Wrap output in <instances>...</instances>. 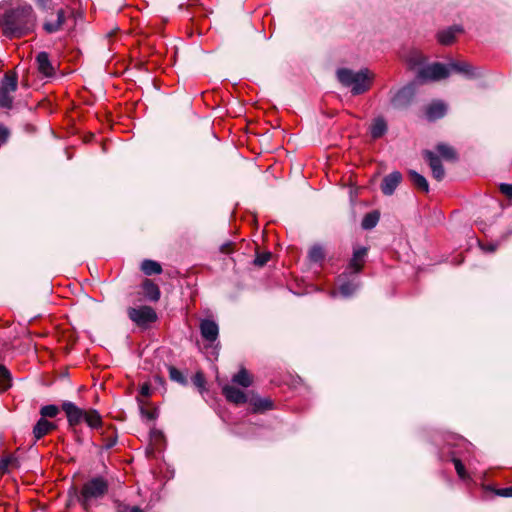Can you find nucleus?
I'll use <instances>...</instances> for the list:
<instances>
[{
  "instance_id": "nucleus-18",
  "label": "nucleus",
  "mask_w": 512,
  "mask_h": 512,
  "mask_svg": "<svg viewBox=\"0 0 512 512\" xmlns=\"http://www.w3.org/2000/svg\"><path fill=\"white\" fill-rule=\"evenodd\" d=\"M144 296L150 301H158L160 298L159 287L150 279H145L142 283Z\"/></svg>"
},
{
  "instance_id": "nucleus-37",
  "label": "nucleus",
  "mask_w": 512,
  "mask_h": 512,
  "mask_svg": "<svg viewBox=\"0 0 512 512\" xmlns=\"http://www.w3.org/2000/svg\"><path fill=\"white\" fill-rule=\"evenodd\" d=\"M15 458L12 457V456H8V457H5L3 458L1 461H0V471L5 473L8 471L9 467L15 462Z\"/></svg>"
},
{
  "instance_id": "nucleus-39",
  "label": "nucleus",
  "mask_w": 512,
  "mask_h": 512,
  "mask_svg": "<svg viewBox=\"0 0 512 512\" xmlns=\"http://www.w3.org/2000/svg\"><path fill=\"white\" fill-rule=\"evenodd\" d=\"M10 136V131L4 125H0V143H5Z\"/></svg>"
},
{
  "instance_id": "nucleus-42",
  "label": "nucleus",
  "mask_w": 512,
  "mask_h": 512,
  "mask_svg": "<svg viewBox=\"0 0 512 512\" xmlns=\"http://www.w3.org/2000/svg\"><path fill=\"white\" fill-rule=\"evenodd\" d=\"M497 494L502 497H512V486L499 489Z\"/></svg>"
},
{
  "instance_id": "nucleus-40",
  "label": "nucleus",
  "mask_w": 512,
  "mask_h": 512,
  "mask_svg": "<svg viewBox=\"0 0 512 512\" xmlns=\"http://www.w3.org/2000/svg\"><path fill=\"white\" fill-rule=\"evenodd\" d=\"M500 191L508 198L512 199V184L503 183L500 185Z\"/></svg>"
},
{
  "instance_id": "nucleus-17",
  "label": "nucleus",
  "mask_w": 512,
  "mask_h": 512,
  "mask_svg": "<svg viewBox=\"0 0 512 512\" xmlns=\"http://www.w3.org/2000/svg\"><path fill=\"white\" fill-rule=\"evenodd\" d=\"M53 429H55V425L52 422L40 418L33 428V435L36 440H39Z\"/></svg>"
},
{
  "instance_id": "nucleus-41",
  "label": "nucleus",
  "mask_w": 512,
  "mask_h": 512,
  "mask_svg": "<svg viewBox=\"0 0 512 512\" xmlns=\"http://www.w3.org/2000/svg\"><path fill=\"white\" fill-rule=\"evenodd\" d=\"M141 413L144 417H146L149 420L156 418V411L155 410H146L143 407H141Z\"/></svg>"
},
{
  "instance_id": "nucleus-7",
  "label": "nucleus",
  "mask_w": 512,
  "mask_h": 512,
  "mask_svg": "<svg viewBox=\"0 0 512 512\" xmlns=\"http://www.w3.org/2000/svg\"><path fill=\"white\" fill-rule=\"evenodd\" d=\"M67 19V10L60 8L55 14L47 13L43 22V29L45 32L52 34L62 30L63 25Z\"/></svg>"
},
{
  "instance_id": "nucleus-13",
  "label": "nucleus",
  "mask_w": 512,
  "mask_h": 512,
  "mask_svg": "<svg viewBox=\"0 0 512 512\" xmlns=\"http://www.w3.org/2000/svg\"><path fill=\"white\" fill-rule=\"evenodd\" d=\"M222 393L231 403L239 405L247 402L246 394L239 388H236L232 385L223 386Z\"/></svg>"
},
{
  "instance_id": "nucleus-10",
  "label": "nucleus",
  "mask_w": 512,
  "mask_h": 512,
  "mask_svg": "<svg viewBox=\"0 0 512 512\" xmlns=\"http://www.w3.org/2000/svg\"><path fill=\"white\" fill-rule=\"evenodd\" d=\"M401 181V173L398 171H394L384 177L381 184V191L383 192L384 195H392Z\"/></svg>"
},
{
  "instance_id": "nucleus-2",
  "label": "nucleus",
  "mask_w": 512,
  "mask_h": 512,
  "mask_svg": "<svg viewBox=\"0 0 512 512\" xmlns=\"http://www.w3.org/2000/svg\"><path fill=\"white\" fill-rule=\"evenodd\" d=\"M337 78L342 85L351 87L354 95H359L370 88L373 74L368 69L354 72L347 68H341L337 70Z\"/></svg>"
},
{
  "instance_id": "nucleus-26",
  "label": "nucleus",
  "mask_w": 512,
  "mask_h": 512,
  "mask_svg": "<svg viewBox=\"0 0 512 512\" xmlns=\"http://www.w3.org/2000/svg\"><path fill=\"white\" fill-rule=\"evenodd\" d=\"M141 270L145 275L150 276L153 274H160L162 272V267L158 262L147 259L141 263Z\"/></svg>"
},
{
  "instance_id": "nucleus-31",
  "label": "nucleus",
  "mask_w": 512,
  "mask_h": 512,
  "mask_svg": "<svg viewBox=\"0 0 512 512\" xmlns=\"http://www.w3.org/2000/svg\"><path fill=\"white\" fill-rule=\"evenodd\" d=\"M437 152L446 160H454L456 158V153L454 149L446 144H438Z\"/></svg>"
},
{
  "instance_id": "nucleus-22",
  "label": "nucleus",
  "mask_w": 512,
  "mask_h": 512,
  "mask_svg": "<svg viewBox=\"0 0 512 512\" xmlns=\"http://www.w3.org/2000/svg\"><path fill=\"white\" fill-rule=\"evenodd\" d=\"M460 32L461 29L459 27H450L446 30L440 31L437 38L442 45H450L455 40L456 34Z\"/></svg>"
},
{
  "instance_id": "nucleus-47",
  "label": "nucleus",
  "mask_w": 512,
  "mask_h": 512,
  "mask_svg": "<svg viewBox=\"0 0 512 512\" xmlns=\"http://www.w3.org/2000/svg\"><path fill=\"white\" fill-rule=\"evenodd\" d=\"M482 249L484 251L493 252V251H495L496 247L494 245H488V246H482Z\"/></svg>"
},
{
  "instance_id": "nucleus-9",
  "label": "nucleus",
  "mask_w": 512,
  "mask_h": 512,
  "mask_svg": "<svg viewBox=\"0 0 512 512\" xmlns=\"http://www.w3.org/2000/svg\"><path fill=\"white\" fill-rule=\"evenodd\" d=\"M200 332L204 340L214 342L219 335V327L213 320L204 319L200 323Z\"/></svg>"
},
{
  "instance_id": "nucleus-1",
  "label": "nucleus",
  "mask_w": 512,
  "mask_h": 512,
  "mask_svg": "<svg viewBox=\"0 0 512 512\" xmlns=\"http://www.w3.org/2000/svg\"><path fill=\"white\" fill-rule=\"evenodd\" d=\"M36 14L30 4H21L8 8L0 18V25L6 36L21 37L33 31Z\"/></svg>"
},
{
  "instance_id": "nucleus-15",
  "label": "nucleus",
  "mask_w": 512,
  "mask_h": 512,
  "mask_svg": "<svg viewBox=\"0 0 512 512\" xmlns=\"http://www.w3.org/2000/svg\"><path fill=\"white\" fill-rule=\"evenodd\" d=\"M337 284L340 294L343 295L344 297L351 296L358 288L357 283L348 280L346 273H343L338 277Z\"/></svg>"
},
{
  "instance_id": "nucleus-8",
  "label": "nucleus",
  "mask_w": 512,
  "mask_h": 512,
  "mask_svg": "<svg viewBox=\"0 0 512 512\" xmlns=\"http://www.w3.org/2000/svg\"><path fill=\"white\" fill-rule=\"evenodd\" d=\"M62 409L66 413L68 422L71 426L79 424L84 418L85 411L76 406L73 402H63Z\"/></svg>"
},
{
  "instance_id": "nucleus-29",
  "label": "nucleus",
  "mask_w": 512,
  "mask_h": 512,
  "mask_svg": "<svg viewBox=\"0 0 512 512\" xmlns=\"http://www.w3.org/2000/svg\"><path fill=\"white\" fill-rule=\"evenodd\" d=\"M11 373L2 364H0V391H6L11 387Z\"/></svg>"
},
{
  "instance_id": "nucleus-25",
  "label": "nucleus",
  "mask_w": 512,
  "mask_h": 512,
  "mask_svg": "<svg viewBox=\"0 0 512 512\" xmlns=\"http://www.w3.org/2000/svg\"><path fill=\"white\" fill-rule=\"evenodd\" d=\"M409 177L413 185H415L418 189L426 193L429 191V185L424 176H422L421 174L417 173L414 170H411L409 171Z\"/></svg>"
},
{
  "instance_id": "nucleus-6",
  "label": "nucleus",
  "mask_w": 512,
  "mask_h": 512,
  "mask_svg": "<svg viewBox=\"0 0 512 512\" xmlns=\"http://www.w3.org/2000/svg\"><path fill=\"white\" fill-rule=\"evenodd\" d=\"M127 313L129 318L138 326H146L157 319L156 312L149 306H141L139 308L130 307Z\"/></svg>"
},
{
  "instance_id": "nucleus-3",
  "label": "nucleus",
  "mask_w": 512,
  "mask_h": 512,
  "mask_svg": "<svg viewBox=\"0 0 512 512\" xmlns=\"http://www.w3.org/2000/svg\"><path fill=\"white\" fill-rule=\"evenodd\" d=\"M108 491V483L102 477H95L86 482L78 496L83 509L88 511L92 505L103 498Z\"/></svg>"
},
{
  "instance_id": "nucleus-14",
  "label": "nucleus",
  "mask_w": 512,
  "mask_h": 512,
  "mask_svg": "<svg viewBox=\"0 0 512 512\" xmlns=\"http://www.w3.org/2000/svg\"><path fill=\"white\" fill-rule=\"evenodd\" d=\"M38 71L45 77L54 75V67L52 66L49 56L46 52H40L36 57Z\"/></svg>"
},
{
  "instance_id": "nucleus-36",
  "label": "nucleus",
  "mask_w": 512,
  "mask_h": 512,
  "mask_svg": "<svg viewBox=\"0 0 512 512\" xmlns=\"http://www.w3.org/2000/svg\"><path fill=\"white\" fill-rule=\"evenodd\" d=\"M37 7L44 13H48L53 8L52 0H34Z\"/></svg>"
},
{
  "instance_id": "nucleus-28",
  "label": "nucleus",
  "mask_w": 512,
  "mask_h": 512,
  "mask_svg": "<svg viewBox=\"0 0 512 512\" xmlns=\"http://www.w3.org/2000/svg\"><path fill=\"white\" fill-rule=\"evenodd\" d=\"M379 218L380 214L377 211L367 213L362 220V228L366 230L374 228L377 225Z\"/></svg>"
},
{
  "instance_id": "nucleus-23",
  "label": "nucleus",
  "mask_w": 512,
  "mask_h": 512,
  "mask_svg": "<svg viewBox=\"0 0 512 512\" xmlns=\"http://www.w3.org/2000/svg\"><path fill=\"white\" fill-rule=\"evenodd\" d=\"M83 420L87 423V425L92 429H99L102 427V418L98 411L91 409L85 411V415Z\"/></svg>"
},
{
  "instance_id": "nucleus-24",
  "label": "nucleus",
  "mask_w": 512,
  "mask_h": 512,
  "mask_svg": "<svg viewBox=\"0 0 512 512\" xmlns=\"http://www.w3.org/2000/svg\"><path fill=\"white\" fill-rule=\"evenodd\" d=\"M386 131H387V123L381 117L376 118L373 121V123L371 124L370 133H371L372 138H374V139L382 137Z\"/></svg>"
},
{
  "instance_id": "nucleus-34",
  "label": "nucleus",
  "mask_w": 512,
  "mask_h": 512,
  "mask_svg": "<svg viewBox=\"0 0 512 512\" xmlns=\"http://www.w3.org/2000/svg\"><path fill=\"white\" fill-rule=\"evenodd\" d=\"M452 461L454 463V466H455V470L458 474V476L463 479V480H466L469 478V475L468 473L466 472V469L463 465V463L461 462L460 459L456 458V457H453L452 458Z\"/></svg>"
},
{
  "instance_id": "nucleus-5",
  "label": "nucleus",
  "mask_w": 512,
  "mask_h": 512,
  "mask_svg": "<svg viewBox=\"0 0 512 512\" xmlns=\"http://www.w3.org/2000/svg\"><path fill=\"white\" fill-rule=\"evenodd\" d=\"M449 76V67L442 63H433L421 68L417 78L422 81H439Z\"/></svg>"
},
{
  "instance_id": "nucleus-33",
  "label": "nucleus",
  "mask_w": 512,
  "mask_h": 512,
  "mask_svg": "<svg viewBox=\"0 0 512 512\" xmlns=\"http://www.w3.org/2000/svg\"><path fill=\"white\" fill-rule=\"evenodd\" d=\"M324 256V251L319 245H314L309 250V259L313 262H319L323 260Z\"/></svg>"
},
{
  "instance_id": "nucleus-11",
  "label": "nucleus",
  "mask_w": 512,
  "mask_h": 512,
  "mask_svg": "<svg viewBox=\"0 0 512 512\" xmlns=\"http://www.w3.org/2000/svg\"><path fill=\"white\" fill-rule=\"evenodd\" d=\"M424 158L429 162V166L432 170V175L437 181H441L445 176L444 168L441 164L440 159L431 151H425L423 153Z\"/></svg>"
},
{
  "instance_id": "nucleus-4",
  "label": "nucleus",
  "mask_w": 512,
  "mask_h": 512,
  "mask_svg": "<svg viewBox=\"0 0 512 512\" xmlns=\"http://www.w3.org/2000/svg\"><path fill=\"white\" fill-rule=\"evenodd\" d=\"M18 81L14 74H6L0 86V107L9 109L12 107V94L17 90Z\"/></svg>"
},
{
  "instance_id": "nucleus-20",
  "label": "nucleus",
  "mask_w": 512,
  "mask_h": 512,
  "mask_svg": "<svg viewBox=\"0 0 512 512\" xmlns=\"http://www.w3.org/2000/svg\"><path fill=\"white\" fill-rule=\"evenodd\" d=\"M404 60L411 69L418 68L422 66L425 62V57L423 54L416 50H410L407 55L404 56Z\"/></svg>"
},
{
  "instance_id": "nucleus-27",
  "label": "nucleus",
  "mask_w": 512,
  "mask_h": 512,
  "mask_svg": "<svg viewBox=\"0 0 512 512\" xmlns=\"http://www.w3.org/2000/svg\"><path fill=\"white\" fill-rule=\"evenodd\" d=\"M232 381L244 388H247L252 384L251 376L244 368L240 369V371L233 376Z\"/></svg>"
},
{
  "instance_id": "nucleus-12",
  "label": "nucleus",
  "mask_w": 512,
  "mask_h": 512,
  "mask_svg": "<svg viewBox=\"0 0 512 512\" xmlns=\"http://www.w3.org/2000/svg\"><path fill=\"white\" fill-rule=\"evenodd\" d=\"M366 255H367L366 247H358V248L354 249L353 256H352V258L349 262V266H348V269L351 271V273L357 274L362 270V268L364 266Z\"/></svg>"
},
{
  "instance_id": "nucleus-45",
  "label": "nucleus",
  "mask_w": 512,
  "mask_h": 512,
  "mask_svg": "<svg viewBox=\"0 0 512 512\" xmlns=\"http://www.w3.org/2000/svg\"><path fill=\"white\" fill-rule=\"evenodd\" d=\"M194 383L195 385L199 386V387H202L203 386V383H204V379L202 377L201 374H197L194 378Z\"/></svg>"
},
{
  "instance_id": "nucleus-48",
  "label": "nucleus",
  "mask_w": 512,
  "mask_h": 512,
  "mask_svg": "<svg viewBox=\"0 0 512 512\" xmlns=\"http://www.w3.org/2000/svg\"><path fill=\"white\" fill-rule=\"evenodd\" d=\"M130 512H143V510L140 509L139 507L134 506L130 509Z\"/></svg>"
},
{
  "instance_id": "nucleus-32",
  "label": "nucleus",
  "mask_w": 512,
  "mask_h": 512,
  "mask_svg": "<svg viewBox=\"0 0 512 512\" xmlns=\"http://www.w3.org/2000/svg\"><path fill=\"white\" fill-rule=\"evenodd\" d=\"M59 408L56 405H46L40 409L41 418H54L58 415Z\"/></svg>"
},
{
  "instance_id": "nucleus-44",
  "label": "nucleus",
  "mask_w": 512,
  "mask_h": 512,
  "mask_svg": "<svg viewBox=\"0 0 512 512\" xmlns=\"http://www.w3.org/2000/svg\"><path fill=\"white\" fill-rule=\"evenodd\" d=\"M220 251L224 254H229L232 251V243L227 242L220 247Z\"/></svg>"
},
{
  "instance_id": "nucleus-43",
  "label": "nucleus",
  "mask_w": 512,
  "mask_h": 512,
  "mask_svg": "<svg viewBox=\"0 0 512 512\" xmlns=\"http://www.w3.org/2000/svg\"><path fill=\"white\" fill-rule=\"evenodd\" d=\"M140 393L144 397H149L151 394V388L148 384H144L141 386Z\"/></svg>"
},
{
  "instance_id": "nucleus-19",
  "label": "nucleus",
  "mask_w": 512,
  "mask_h": 512,
  "mask_svg": "<svg viewBox=\"0 0 512 512\" xmlns=\"http://www.w3.org/2000/svg\"><path fill=\"white\" fill-rule=\"evenodd\" d=\"M449 71L453 70L455 72L464 74L465 76L472 78L477 76V74L474 72L473 67L465 61H455L448 64Z\"/></svg>"
},
{
  "instance_id": "nucleus-21",
  "label": "nucleus",
  "mask_w": 512,
  "mask_h": 512,
  "mask_svg": "<svg viewBox=\"0 0 512 512\" xmlns=\"http://www.w3.org/2000/svg\"><path fill=\"white\" fill-rule=\"evenodd\" d=\"M412 98V90L408 87H404L399 90L392 98L391 102L395 107H402L407 105Z\"/></svg>"
},
{
  "instance_id": "nucleus-35",
  "label": "nucleus",
  "mask_w": 512,
  "mask_h": 512,
  "mask_svg": "<svg viewBox=\"0 0 512 512\" xmlns=\"http://www.w3.org/2000/svg\"><path fill=\"white\" fill-rule=\"evenodd\" d=\"M169 376L173 381L184 383L185 378L183 374L175 367H169Z\"/></svg>"
},
{
  "instance_id": "nucleus-30",
  "label": "nucleus",
  "mask_w": 512,
  "mask_h": 512,
  "mask_svg": "<svg viewBox=\"0 0 512 512\" xmlns=\"http://www.w3.org/2000/svg\"><path fill=\"white\" fill-rule=\"evenodd\" d=\"M254 412H262L272 408V402L268 398H255L251 400Z\"/></svg>"
},
{
  "instance_id": "nucleus-38",
  "label": "nucleus",
  "mask_w": 512,
  "mask_h": 512,
  "mask_svg": "<svg viewBox=\"0 0 512 512\" xmlns=\"http://www.w3.org/2000/svg\"><path fill=\"white\" fill-rule=\"evenodd\" d=\"M270 257H271L270 253L259 254L255 258L254 263L257 266H263L269 261Z\"/></svg>"
},
{
  "instance_id": "nucleus-46",
  "label": "nucleus",
  "mask_w": 512,
  "mask_h": 512,
  "mask_svg": "<svg viewBox=\"0 0 512 512\" xmlns=\"http://www.w3.org/2000/svg\"><path fill=\"white\" fill-rule=\"evenodd\" d=\"M116 443V439L115 438H112V439H109L105 444V448L109 449L111 447H113Z\"/></svg>"
},
{
  "instance_id": "nucleus-16",
  "label": "nucleus",
  "mask_w": 512,
  "mask_h": 512,
  "mask_svg": "<svg viewBox=\"0 0 512 512\" xmlns=\"http://www.w3.org/2000/svg\"><path fill=\"white\" fill-rule=\"evenodd\" d=\"M446 112L447 106L444 102L441 101L432 102L426 108V116L430 121H434L443 117L446 114Z\"/></svg>"
}]
</instances>
